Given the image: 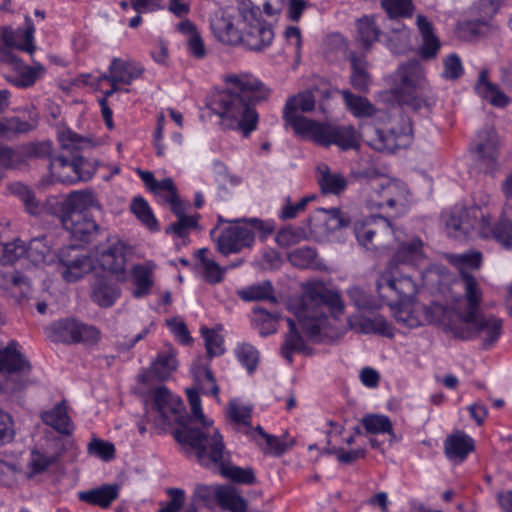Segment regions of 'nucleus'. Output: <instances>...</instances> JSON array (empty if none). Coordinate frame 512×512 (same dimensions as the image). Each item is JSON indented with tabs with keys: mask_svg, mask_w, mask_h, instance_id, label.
Here are the masks:
<instances>
[{
	"mask_svg": "<svg viewBox=\"0 0 512 512\" xmlns=\"http://www.w3.org/2000/svg\"><path fill=\"white\" fill-rule=\"evenodd\" d=\"M227 88L212 94L207 107L220 117L224 130L238 131L249 137L259 123L256 105L267 100L271 89L251 74H231L225 78Z\"/></svg>",
	"mask_w": 512,
	"mask_h": 512,
	"instance_id": "1",
	"label": "nucleus"
},
{
	"mask_svg": "<svg viewBox=\"0 0 512 512\" xmlns=\"http://www.w3.org/2000/svg\"><path fill=\"white\" fill-rule=\"evenodd\" d=\"M95 204L91 191H74L65 198L51 196L47 199L45 210L56 216L63 228L74 240L90 243L103 237L107 231L96 224L88 214V209Z\"/></svg>",
	"mask_w": 512,
	"mask_h": 512,
	"instance_id": "2",
	"label": "nucleus"
},
{
	"mask_svg": "<svg viewBox=\"0 0 512 512\" xmlns=\"http://www.w3.org/2000/svg\"><path fill=\"white\" fill-rule=\"evenodd\" d=\"M423 248L424 242L416 236L398 244L393 257L376 280L380 299L393 303L417 294V284L401 270L400 265L415 264L422 260Z\"/></svg>",
	"mask_w": 512,
	"mask_h": 512,
	"instance_id": "3",
	"label": "nucleus"
},
{
	"mask_svg": "<svg viewBox=\"0 0 512 512\" xmlns=\"http://www.w3.org/2000/svg\"><path fill=\"white\" fill-rule=\"evenodd\" d=\"M326 310L335 319L343 315L345 305L341 295L327 289L321 282L306 284L296 316L301 329L309 337L318 336L326 327L328 322Z\"/></svg>",
	"mask_w": 512,
	"mask_h": 512,
	"instance_id": "4",
	"label": "nucleus"
},
{
	"mask_svg": "<svg viewBox=\"0 0 512 512\" xmlns=\"http://www.w3.org/2000/svg\"><path fill=\"white\" fill-rule=\"evenodd\" d=\"M61 148L71 157L59 155L49 161L51 175L61 183L74 184L90 180L97 171L98 162L84 158L80 152L91 148V140L70 129H65L58 136Z\"/></svg>",
	"mask_w": 512,
	"mask_h": 512,
	"instance_id": "5",
	"label": "nucleus"
},
{
	"mask_svg": "<svg viewBox=\"0 0 512 512\" xmlns=\"http://www.w3.org/2000/svg\"><path fill=\"white\" fill-rule=\"evenodd\" d=\"M174 437L186 456L194 457L204 468L215 470L230 457L223 436L213 427V423L203 426L183 425L174 432Z\"/></svg>",
	"mask_w": 512,
	"mask_h": 512,
	"instance_id": "6",
	"label": "nucleus"
},
{
	"mask_svg": "<svg viewBox=\"0 0 512 512\" xmlns=\"http://www.w3.org/2000/svg\"><path fill=\"white\" fill-rule=\"evenodd\" d=\"M394 90L403 102L414 109H420L422 106L431 108L436 102L426 80L424 68L418 60H409L398 67Z\"/></svg>",
	"mask_w": 512,
	"mask_h": 512,
	"instance_id": "7",
	"label": "nucleus"
},
{
	"mask_svg": "<svg viewBox=\"0 0 512 512\" xmlns=\"http://www.w3.org/2000/svg\"><path fill=\"white\" fill-rule=\"evenodd\" d=\"M237 24L241 25V42L250 50L260 51L271 45L274 39L272 26L261 16L258 6L249 0L239 2Z\"/></svg>",
	"mask_w": 512,
	"mask_h": 512,
	"instance_id": "8",
	"label": "nucleus"
},
{
	"mask_svg": "<svg viewBox=\"0 0 512 512\" xmlns=\"http://www.w3.org/2000/svg\"><path fill=\"white\" fill-rule=\"evenodd\" d=\"M274 226L269 221L258 218L244 220V225H233L223 229L216 240L217 250L223 255L238 253L245 247H251L255 240V233L262 237L273 233Z\"/></svg>",
	"mask_w": 512,
	"mask_h": 512,
	"instance_id": "9",
	"label": "nucleus"
},
{
	"mask_svg": "<svg viewBox=\"0 0 512 512\" xmlns=\"http://www.w3.org/2000/svg\"><path fill=\"white\" fill-rule=\"evenodd\" d=\"M32 370L30 361L20 351L17 341H10L7 346L0 348V373L5 375L2 389L7 393H17L29 384Z\"/></svg>",
	"mask_w": 512,
	"mask_h": 512,
	"instance_id": "10",
	"label": "nucleus"
},
{
	"mask_svg": "<svg viewBox=\"0 0 512 512\" xmlns=\"http://www.w3.org/2000/svg\"><path fill=\"white\" fill-rule=\"evenodd\" d=\"M406 187L399 182L371 181L365 188V203L369 210L391 211L392 216H400L407 208Z\"/></svg>",
	"mask_w": 512,
	"mask_h": 512,
	"instance_id": "11",
	"label": "nucleus"
},
{
	"mask_svg": "<svg viewBox=\"0 0 512 512\" xmlns=\"http://www.w3.org/2000/svg\"><path fill=\"white\" fill-rule=\"evenodd\" d=\"M502 320L496 316L478 312H465L462 325L452 328L453 334L463 340L479 338L485 349L491 347L500 337Z\"/></svg>",
	"mask_w": 512,
	"mask_h": 512,
	"instance_id": "12",
	"label": "nucleus"
},
{
	"mask_svg": "<svg viewBox=\"0 0 512 512\" xmlns=\"http://www.w3.org/2000/svg\"><path fill=\"white\" fill-rule=\"evenodd\" d=\"M315 96L311 90L299 92L297 95L290 96L283 108V120L285 125L292 128L295 135L304 138L319 122L308 119L299 112H311L315 108Z\"/></svg>",
	"mask_w": 512,
	"mask_h": 512,
	"instance_id": "13",
	"label": "nucleus"
},
{
	"mask_svg": "<svg viewBox=\"0 0 512 512\" xmlns=\"http://www.w3.org/2000/svg\"><path fill=\"white\" fill-rule=\"evenodd\" d=\"M304 138L311 139L324 147L336 145L342 150L359 148L356 130L351 125L318 122Z\"/></svg>",
	"mask_w": 512,
	"mask_h": 512,
	"instance_id": "14",
	"label": "nucleus"
},
{
	"mask_svg": "<svg viewBox=\"0 0 512 512\" xmlns=\"http://www.w3.org/2000/svg\"><path fill=\"white\" fill-rule=\"evenodd\" d=\"M35 28L32 21L26 17V26L12 29L11 27H0V60L15 61L17 56L14 49L33 54Z\"/></svg>",
	"mask_w": 512,
	"mask_h": 512,
	"instance_id": "15",
	"label": "nucleus"
},
{
	"mask_svg": "<svg viewBox=\"0 0 512 512\" xmlns=\"http://www.w3.org/2000/svg\"><path fill=\"white\" fill-rule=\"evenodd\" d=\"M48 337L54 342L96 343L100 338L99 330L73 318H65L52 323L46 329Z\"/></svg>",
	"mask_w": 512,
	"mask_h": 512,
	"instance_id": "16",
	"label": "nucleus"
},
{
	"mask_svg": "<svg viewBox=\"0 0 512 512\" xmlns=\"http://www.w3.org/2000/svg\"><path fill=\"white\" fill-rule=\"evenodd\" d=\"M415 296L407 297L405 299H400L398 301H395L393 303H388L387 301H384L381 299L384 303L391 307H395L394 310V318L396 322L403 327H406L408 329H414L422 326L424 324V320L428 323L437 324L440 323L441 320L439 317H435L430 314L431 310L434 311L436 314H443L444 308L440 305H435L433 307H423V313L424 317L422 315V312L420 309H417L415 306L408 303L411 299H413Z\"/></svg>",
	"mask_w": 512,
	"mask_h": 512,
	"instance_id": "17",
	"label": "nucleus"
},
{
	"mask_svg": "<svg viewBox=\"0 0 512 512\" xmlns=\"http://www.w3.org/2000/svg\"><path fill=\"white\" fill-rule=\"evenodd\" d=\"M153 407L158 413L160 425L171 426L174 423L182 427L185 406L179 396L172 394L165 386H159L152 391Z\"/></svg>",
	"mask_w": 512,
	"mask_h": 512,
	"instance_id": "18",
	"label": "nucleus"
},
{
	"mask_svg": "<svg viewBox=\"0 0 512 512\" xmlns=\"http://www.w3.org/2000/svg\"><path fill=\"white\" fill-rule=\"evenodd\" d=\"M412 127L409 122H405L400 130L391 128L384 131L376 127L369 126L364 130V137L367 143L375 150L383 152H394L395 150L406 146L410 140Z\"/></svg>",
	"mask_w": 512,
	"mask_h": 512,
	"instance_id": "19",
	"label": "nucleus"
},
{
	"mask_svg": "<svg viewBox=\"0 0 512 512\" xmlns=\"http://www.w3.org/2000/svg\"><path fill=\"white\" fill-rule=\"evenodd\" d=\"M59 273L68 283L80 280L91 268V259L75 245L60 249L58 253Z\"/></svg>",
	"mask_w": 512,
	"mask_h": 512,
	"instance_id": "20",
	"label": "nucleus"
},
{
	"mask_svg": "<svg viewBox=\"0 0 512 512\" xmlns=\"http://www.w3.org/2000/svg\"><path fill=\"white\" fill-rule=\"evenodd\" d=\"M483 212L480 207H457L451 209L445 220V228L449 237L464 239L479 225Z\"/></svg>",
	"mask_w": 512,
	"mask_h": 512,
	"instance_id": "21",
	"label": "nucleus"
},
{
	"mask_svg": "<svg viewBox=\"0 0 512 512\" xmlns=\"http://www.w3.org/2000/svg\"><path fill=\"white\" fill-rule=\"evenodd\" d=\"M354 233L358 243L366 249H376L382 243L376 244L373 239L382 233L394 234L391 222L381 215H373L354 224Z\"/></svg>",
	"mask_w": 512,
	"mask_h": 512,
	"instance_id": "22",
	"label": "nucleus"
},
{
	"mask_svg": "<svg viewBox=\"0 0 512 512\" xmlns=\"http://www.w3.org/2000/svg\"><path fill=\"white\" fill-rule=\"evenodd\" d=\"M107 240L108 246L97 253V260L100 266L113 274L125 272L126 267V245L116 236L111 237L107 232L103 237Z\"/></svg>",
	"mask_w": 512,
	"mask_h": 512,
	"instance_id": "23",
	"label": "nucleus"
},
{
	"mask_svg": "<svg viewBox=\"0 0 512 512\" xmlns=\"http://www.w3.org/2000/svg\"><path fill=\"white\" fill-rule=\"evenodd\" d=\"M475 150L488 171L496 169L500 155V140L493 127L487 126L478 132Z\"/></svg>",
	"mask_w": 512,
	"mask_h": 512,
	"instance_id": "24",
	"label": "nucleus"
},
{
	"mask_svg": "<svg viewBox=\"0 0 512 512\" xmlns=\"http://www.w3.org/2000/svg\"><path fill=\"white\" fill-rule=\"evenodd\" d=\"M474 449L475 442L473 438L464 431H455L444 440V454L449 461L455 464L465 461Z\"/></svg>",
	"mask_w": 512,
	"mask_h": 512,
	"instance_id": "25",
	"label": "nucleus"
},
{
	"mask_svg": "<svg viewBox=\"0 0 512 512\" xmlns=\"http://www.w3.org/2000/svg\"><path fill=\"white\" fill-rule=\"evenodd\" d=\"M347 325L351 330L362 334H378L393 337V328L382 315L367 317L363 315L349 316Z\"/></svg>",
	"mask_w": 512,
	"mask_h": 512,
	"instance_id": "26",
	"label": "nucleus"
},
{
	"mask_svg": "<svg viewBox=\"0 0 512 512\" xmlns=\"http://www.w3.org/2000/svg\"><path fill=\"white\" fill-rule=\"evenodd\" d=\"M479 228L482 237H492L505 249L512 248V222L509 219L502 217L493 225L490 216L483 214Z\"/></svg>",
	"mask_w": 512,
	"mask_h": 512,
	"instance_id": "27",
	"label": "nucleus"
},
{
	"mask_svg": "<svg viewBox=\"0 0 512 512\" xmlns=\"http://www.w3.org/2000/svg\"><path fill=\"white\" fill-rule=\"evenodd\" d=\"M119 491L118 484H103L96 488L80 491L77 496L81 502L107 509L118 499Z\"/></svg>",
	"mask_w": 512,
	"mask_h": 512,
	"instance_id": "28",
	"label": "nucleus"
},
{
	"mask_svg": "<svg viewBox=\"0 0 512 512\" xmlns=\"http://www.w3.org/2000/svg\"><path fill=\"white\" fill-rule=\"evenodd\" d=\"M15 70L16 75L9 76L7 79L14 86L19 88H27L32 86L45 72L42 64L37 63L34 66L26 65L18 57L15 61H5Z\"/></svg>",
	"mask_w": 512,
	"mask_h": 512,
	"instance_id": "29",
	"label": "nucleus"
},
{
	"mask_svg": "<svg viewBox=\"0 0 512 512\" xmlns=\"http://www.w3.org/2000/svg\"><path fill=\"white\" fill-rule=\"evenodd\" d=\"M178 360L176 350L170 344H166L164 349L157 353L156 358L151 363L148 372L157 380L165 381L176 371Z\"/></svg>",
	"mask_w": 512,
	"mask_h": 512,
	"instance_id": "30",
	"label": "nucleus"
},
{
	"mask_svg": "<svg viewBox=\"0 0 512 512\" xmlns=\"http://www.w3.org/2000/svg\"><path fill=\"white\" fill-rule=\"evenodd\" d=\"M238 13L235 16L225 14L212 23L215 37L227 45H237L241 42L242 29L237 24Z\"/></svg>",
	"mask_w": 512,
	"mask_h": 512,
	"instance_id": "31",
	"label": "nucleus"
},
{
	"mask_svg": "<svg viewBox=\"0 0 512 512\" xmlns=\"http://www.w3.org/2000/svg\"><path fill=\"white\" fill-rule=\"evenodd\" d=\"M488 76L489 72L487 69H482L480 71L478 80L475 84L477 93L494 107L504 108L508 106L511 99L500 90L497 84L489 81Z\"/></svg>",
	"mask_w": 512,
	"mask_h": 512,
	"instance_id": "32",
	"label": "nucleus"
},
{
	"mask_svg": "<svg viewBox=\"0 0 512 512\" xmlns=\"http://www.w3.org/2000/svg\"><path fill=\"white\" fill-rule=\"evenodd\" d=\"M317 182L324 194L339 195L345 191L347 180L341 173L332 172L325 163H320L316 169Z\"/></svg>",
	"mask_w": 512,
	"mask_h": 512,
	"instance_id": "33",
	"label": "nucleus"
},
{
	"mask_svg": "<svg viewBox=\"0 0 512 512\" xmlns=\"http://www.w3.org/2000/svg\"><path fill=\"white\" fill-rule=\"evenodd\" d=\"M119 286L105 277L96 278L92 285L91 299L103 308L111 307L120 296Z\"/></svg>",
	"mask_w": 512,
	"mask_h": 512,
	"instance_id": "34",
	"label": "nucleus"
},
{
	"mask_svg": "<svg viewBox=\"0 0 512 512\" xmlns=\"http://www.w3.org/2000/svg\"><path fill=\"white\" fill-rule=\"evenodd\" d=\"M111 82L129 85L133 80L138 79L143 68L132 61H126L121 58H113L109 65Z\"/></svg>",
	"mask_w": 512,
	"mask_h": 512,
	"instance_id": "35",
	"label": "nucleus"
},
{
	"mask_svg": "<svg viewBox=\"0 0 512 512\" xmlns=\"http://www.w3.org/2000/svg\"><path fill=\"white\" fill-rule=\"evenodd\" d=\"M416 24L422 36L419 54L423 59H432L437 55L440 48V42L433 32V26L423 15L417 16Z\"/></svg>",
	"mask_w": 512,
	"mask_h": 512,
	"instance_id": "36",
	"label": "nucleus"
},
{
	"mask_svg": "<svg viewBox=\"0 0 512 512\" xmlns=\"http://www.w3.org/2000/svg\"><path fill=\"white\" fill-rule=\"evenodd\" d=\"M41 419L46 425L63 435H70L73 431L71 419L63 402L56 404L51 410L43 412Z\"/></svg>",
	"mask_w": 512,
	"mask_h": 512,
	"instance_id": "37",
	"label": "nucleus"
},
{
	"mask_svg": "<svg viewBox=\"0 0 512 512\" xmlns=\"http://www.w3.org/2000/svg\"><path fill=\"white\" fill-rule=\"evenodd\" d=\"M357 41L365 50H369L379 40L381 30L376 23V16L365 15L356 22Z\"/></svg>",
	"mask_w": 512,
	"mask_h": 512,
	"instance_id": "38",
	"label": "nucleus"
},
{
	"mask_svg": "<svg viewBox=\"0 0 512 512\" xmlns=\"http://www.w3.org/2000/svg\"><path fill=\"white\" fill-rule=\"evenodd\" d=\"M287 323L288 332L281 346V354L291 364L293 362V354L304 352L306 345L303 337L297 330L295 321L287 318Z\"/></svg>",
	"mask_w": 512,
	"mask_h": 512,
	"instance_id": "39",
	"label": "nucleus"
},
{
	"mask_svg": "<svg viewBox=\"0 0 512 512\" xmlns=\"http://www.w3.org/2000/svg\"><path fill=\"white\" fill-rule=\"evenodd\" d=\"M350 62V83L352 87L359 92H367L371 84V76L367 71V60L365 59V57H357L355 54H351Z\"/></svg>",
	"mask_w": 512,
	"mask_h": 512,
	"instance_id": "40",
	"label": "nucleus"
},
{
	"mask_svg": "<svg viewBox=\"0 0 512 512\" xmlns=\"http://www.w3.org/2000/svg\"><path fill=\"white\" fill-rule=\"evenodd\" d=\"M215 470L234 483L253 485L257 481L252 468L235 466L231 464L230 457L224 460Z\"/></svg>",
	"mask_w": 512,
	"mask_h": 512,
	"instance_id": "41",
	"label": "nucleus"
},
{
	"mask_svg": "<svg viewBox=\"0 0 512 512\" xmlns=\"http://www.w3.org/2000/svg\"><path fill=\"white\" fill-rule=\"evenodd\" d=\"M288 261L300 269H321L322 263L315 248L303 246L292 250L287 255Z\"/></svg>",
	"mask_w": 512,
	"mask_h": 512,
	"instance_id": "42",
	"label": "nucleus"
},
{
	"mask_svg": "<svg viewBox=\"0 0 512 512\" xmlns=\"http://www.w3.org/2000/svg\"><path fill=\"white\" fill-rule=\"evenodd\" d=\"M460 281L464 291V297L467 302L466 312H478L482 302L483 293L479 287L477 279L470 272H462Z\"/></svg>",
	"mask_w": 512,
	"mask_h": 512,
	"instance_id": "43",
	"label": "nucleus"
},
{
	"mask_svg": "<svg viewBox=\"0 0 512 512\" xmlns=\"http://www.w3.org/2000/svg\"><path fill=\"white\" fill-rule=\"evenodd\" d=\"M239 298L245 302L252 301H269L270 303H277V298L274 293L273 285L270 281H263L243 288L237 292Z\"/></svg>",
	"mask_w": 512,
	"mask_h": 512,
	"instance_id": "44",
	"label": "nucleus"
},
{
	"mask_svg": "<svg viewBox=\"0 0 512 512\" xmlns=\"http://www.w3.org/2000/svg\"><path fill=\"white\" fill-rule=\"evenodd\" d=\"M192 373L197 383L196 389L205 395L217 396L219 387L216 379L207 364H195L192 367Z\"/></svg>",
	"mask_w": 512,
	"mask_h": 512,
	"instance_id": "45",
	"label": "nucleus"
},
{
	"mask_svg": "<svg viewBox=\"0 0 512 512\" xmlns=\"http://www.w3.org/2000/svg\"><path fill=\"white\" fill-rule=\"evenodd\" d=\"M25 255L34 265H40L49 261L51 245L46 235L38 236L29 242Z\"/></svg>",
	"mask_w": 512,
	"mask_h": 512,
	"instance_id": "46",
	"label": "nucleus"
},
{
	"mask_svg": "<svg viewBox=\"0 0 512 512\" xmlns=\"http://www.w3.org/2000/svg\"><path fill=\"white\" fill-rule=\"evenodd\" d=\"M341 93L347 108L354 116L371 117L375 114L376 108L366 97L355 95L349 90H343Z\"/></svg>",
	"mask_w": 512,
	"mask_h": 512,
	"instance_id": "47",
	"label": "nucleus"
},
{
	"mask_svg": "<svg viewBox=\"0 0 512 512\" xmlns=\"http://www.w3.org/2000/svg\"><path fill=\"white\" fill-rule=\"evenodd\" d=\"M361 424L369 434L393 435V425L388 416L382 414H367L362 417Z\"/></svg>",
	"mask_w": 512,
	"mask_h": 512,
	"instance_id": "48",
	"label": "nucleus"
},
{
	"mask_svg": "<svg viewBox=\"0 0 512 512\" xmlns=\"http://www.w3.org/2000/svg\"><path fill=\"white\" fill-rule=\"evenodd\" d=\"M59 459L58 454H50L38 449H33L28 463L29 477L43 473Z\"/></svg>",
	"mask_w": 512,
	"mask_h": 512,
	"instance_id": "49",
	"label": "nucleus"
},
{
	"mask_svg": "<svg viewBox=\"0 0 512 512\" xmlns=\"http://www.w3.org/2000/svg\"><path fill=\"white\" fill-rule=\"evenodd\" d=\"M381 7L390 19L410 18L414 12L412 0H381Z\"/></svg>",
	"mask_w": 512,
	"mask_h": 512,
	"instance_id": "50",
	"label": "nucleus"
},
{
	"mask_svg": "<svg viewBox=\"0 0 512 512\" xmlns=\"http://www.w3.org/2000/svg\"><path fill=\"white\" fill-rule=\"evenodd\" d=\"M131 211L151 231L158 229V222L145 199L142 197L134 198L131 203Z\"/></svg>",
	"mask_w": 512,
	"mask_h": 512,
	"instance_id": "51",
	"label": "nucleus"
},
{
	"mask_svg": "<svg viewBox=\"0 0 512 512\" xmlns=\"http://www.w3.org/2000/svg\"><path fill=\"white\" fill-rule=\"evenodd\" d=\"M224 510L230 512H246V501L229 486H225L219 494V503Z\"/></svg>",
	"mask_w": 512,
	"mask_h": 512,
	"instance_id": "52",
	"label": "nucleus"
},
{
	"mask_svg": "<svg viewBox=\"0 0 512 512\" xmlns=\"http://www.w3.org/2000/svg\"><path fill=\"white\" fill-rule=\"evenodd\" d=\"M26 253V245L20 239L9 243L0 242V264H13Z\"/></svg>",
	"mask_w": 512,
	"mask_h": 512,
	"instance_id": "53",
	"label": "nucleus"
},
{
	"mask_svg": "<svg viewBox=\"0 0 512 512\" xmlns=\"http://www.w3.org/2000/svg\"><path fill=\"white\" fill-rule=\"evenodd\" d=\"M237 360L246 368L247 372L252 374L259 362L258 350L249 343L238 344L235 349Z\"/></svg>",
	"mask_w": 512,
	"mask_h": 512,
	"instance_id": "54",
	"label": "nucleus"
},
{
	"mask_svg": "<svg viewBox=\"0 0 512 512\" xmlns=\"http://www.w3.org/2000/svg\"><path fill=\"white\" fill-rule=\"evenodd\" d=\"M225 486L198 484L195 487L193 499L196 503H201L206 507L219 503V494Z\"/></svg>",
	"mask_w": 512,
	"mask_h": 512,
	"instance_id": "55",
	"label": "nucleus"
},
{
	"mask_svg": "<svg viewBox=\"0 0 512 512\" xmlns=\"http://www.w3.org/2000/svg\"><path fill=\"white\" fill-rule=\"evenodd\" d=\"M450 263L459 269L460 277H462V272H469L468 269L480 268L482 254L478 251L455 254L450 257Z\"/></svg>",
	"mask_w": 512,
	"mask_h": 512,
	"instance_id": "56",
	"label": "nucleus"
},
{
	"mask_svg": "<svg viewBox=\"0 0 512 512\" xmlns=\"http://www.w3.org/2000/svg\"><path fill=\"white\" fill-rule=\"evenodd\" d=\"M254 320L262 325L260 329V334L262 336H266L276 332L277 322L279 319V314L277 312L267 311L262 307H255L253 309Z\"/></svg>",
	"mask_w": 512,
	"mask_h": 512,
	"instance_id": "57",
	"label": "nucleus"
},
{
	"mask_svg": "<svg viewBox=\"0 0 512 512\" xmlns=\"http://www.w3.org/2000/svg\"><path fill=\"white\" fill-rule=\"evenodd\" d=\"M20 286L21 294H29L31 290L28 278L23 276L20 272H8L0 274V287L7 292L14 287Z\"/></svg>",
	"mask_w": 512,
	"mask_h": 512,
	"instance_id": "58",
	"label": "nucleus"
},
{
	"mask_svg": "<svg viewBox=\"0 0 512 512\" xmlns=\"http://www.w3.org/2000/svg\"><path fill=\"white\" fill-rule=\"evenodd\" d=\"M133 277L134 283L136 285V289L133 292L134 296L140 298L149 294L150 289L153 285L150 276V271L143 266H135L133 268Z\"/></svg>",
	"mask_w": 512,
	"mask_h": 512,
	"instance_id": "59",
	"label": "nucleus"
},
{
	"mask_svg": "<svg viewBox=\"0 0 512 512\" xmlns=\"http://www.w3.org/2000/svg\"><path fill=\"white\" fill-rule=\"evenodd\" d=\"M350 301L358 310H374L378 306L373 298L368 295L365 290L359 286H352L347 290Z\"/></svg>",
	"mask_w": 512,
	"mask_h": 512,
	"instance_id": "60",
	"label": "nucleus"
},
{
	"mask_svg": "<svg viewBox=\"0 0 512 512\" xmlns=\"http://www.w3.org/2000/svg\"><path fill=\"white\" fill-rule=\"evenodd\" d=\"M201 332L209 358L221 356L225 351L222 336L208 328H201Z\"/></svg>",
	"mask_w": 512,
	"mask_h": 512,
	"instance_id": "61",
	"label": "nucleus"
},
{
	"mask_svg": "<svg viewBox=\"0 0 512 512\" xmlns=\"http://www.w3.org/2000/svg\"><path fill=\"white\" fill-rule=\"evenodd\" d=\"M227 414L233 423L251 428V409L249 407L231 401L227 408Z\"/></svg>",
	"mask_w": 512,
	"mask_h": 512,
	"instance_id": "62",
	"label": "nucleus"
},
{
	"mask_svg": "<svg viewBox=\"0 0 512 512\" xmlns=\"http://www.w3.org/2000/svg\"><path fill=\"white\" fill-rule=\"evenodd\" d=\"M489 21L490 20L481 16L479 19L462 22L459 25L461 37L470 39L482 35L484 33V29L488 27Z\"/></svg>",
	"mask_w": 512,
	"mask_h": 512,
	"instance_id": "63",
	"label": "nucleus"
},
{
	"mask_svg": "<svg viewBox=\"0 0 512 512\" xmlns=\"http://www.w3.org/2000/svg\"><path fill=\"white\" fill-rule=\"evenodd\" d=\"M167 495L169 500L160 503L158 512H178L185 503V492L180 488H168Z\"/></svg>",
	"mask_w": 512,
	"mask_h": 512,
	"instance_id": "64",
	"label": "nucleus"
}]
</instances>
